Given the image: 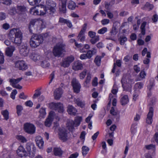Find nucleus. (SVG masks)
Returning <instances> with one entry per match:
<instances>
[{
  "mask_svg": "<svg viewBox=\"0 0 158 158\" xmlns=\"http://www.w3.org/2000/svg\"><path fill=\"white\" fill-rule=\"evenodd\" d=\"M56 4L52 0L46 1L45 6H43L39 10L35 7L30 9V13L35 15H44L45 14L50 16H53L56 12Z\"/></svg>",
  "mask_w": 158,
  "mask_h": 158,
  "instance_id": "nucleus-1",
  "label": "nucleus"
},
{
  "mask_svg": "<svg viewBox=\"0 0 158 158\" xmlns=\"http://www.w3.org/2000/svg\"><path fill=\"white\" fill-rule=\"evenodd\" d=\"M10 39L15 44L19 45L22 42L23 33L19 29L14 28L10 30L9 34Z\"/></svg>",
  "mask_w": 158,
  "mask_h": 158,
  "instance_id": "nucleus-2",
  "label": "nucleus"
},
{
  "mask_svg": "<svg viewBox=\"0 0 158 158\" xmlns=\"http://www.w3.org/2000/svg\"><path fill=\"white\" fill-rule=\"evenodd\" d=\"M43 41V37L41 34H34L31 37L29 43L32 48H35L42 44Z\"/></svg>",
  "mask_w": 158,
  "mask_h": 158,
  "instance_id": "nucleus-3",
  "label": "nucleus"
},
{
  "mask_svg": "<svg viewBox=\"0 0 158 158\" xmlns=\"http://www.w3.org/2000/svg\"><path fill=\"white\" fill-rule=\"evenodd\" d=\"M53 53L55 57H60L63 53L65 52V45L63 43H59L53 48Z\"/></svg>",
  "mask_w": 158,
  "mask_h": 158,
  "instance_id": "nucleus-4",
  "label": "nucleus"
},
{
  "mask_svg": "<svg viewBox=\"0 0 158 158\" xmlns=\"http://www.w3.org/2000/svg\"><path fill=\"white\" fill-rule=\"evenodd\" d=\"M49 107L60 113H62L64 111L63 104L60 102H51L49 104Z\"/></svg>",
  "mask_w": 158,
  "mask_h": 158,
  "instance_id": "nucleus-5",
  "label": "nucleus"
},
{
  "mask_svg": "<svg viewBox=\"0 0 158 158\" xmlns=\"http://www.w3.org/2000/svg\"><path fill=\"white\" fill-rule=\"evenodd\" d=\"M24 130L26 132L32 134L35 132V127L33 124L27 123L24 125Z\"/></svg>",
  "mask_w": 158,
  "mask_h": 158,
  "instance_id": "nucleus-6",
  "label": "nucleus"
},
{
  "mask_svg": "<svg viewBox=\"0 0 158 158\" xmlns=\"http://www.w3.org/2000/svg\"><path fill=\"white\" fill-rule=\"evenodd\" d=\"M23 79L22 77H19L17 79L11 78L9 80L10 85L14 88L17 89H21L22 87L19 84H17Z\"/></svg>",
  "mask_w": 158,
  "mask_h": 158,
  "instance_id": "nucleus-7",
  "label": "nucleus"
},
{
  "mask_svg": "<svg viewBox=\"0 0 158 158\" xmlns=\"http://www.w3.org/2000/svg\"><path fill=\"white\" fill-rule=\"evenodd\" d=\"M15 68L19 70L24 71L27 69V66L25 62L23 60L16 61L15 63Z\"/></svg>",
  "mask_w": 158,
  "mask_h": 158,
  "instance_id": "nucleus-8",
  "label": "nucleus"
},
{
  "mask_svg": "<svg viewBox=\"0 0 158 158\" xmlns=\"http://www.w3.org/2000/svg\"><path fill=\"white\" fill-rule=\"evenodd\" d=\"M26 148L28 152V154L31 156L32 157H34L35 150V148L34 144L32 143H28L26 144Z\"/></svg>",
  "mask_w": 158,
  "mask_h": 158,
  "instance_id": "nucleus-9",
  "label": "nucleus"
},
{
  "mask_svg": "<svg viewBox=\"0 0 158 158\" xmlns=\"http://www.w3.org/2000/svg\"><path fill=\"white\" fill-rule=\"evenodd\" d=\"M19 53L22 56H26L28 55L29 50L27 44H22L19 47Z\"/></svg>",
  "mask_w": 158,
  "mask_h": 158,
  "instance_id": "nucleus-10",
  "label": "nucleus"
},
{
  "mask_svg": "<svg viewBox=\"0 0 158 158\" xmlns=\"http://www.w3.org/2000/svg\"><path fill=\"white\" fill-rule=\"evenodd\" d=\"M71 85L73 87L74 91L76 93H78L80 91L81 86L78 80L73 78L71 81Z\"/></svg>",
  "mask_w": 158,
  "mask_h": 158,
  "instance_id": "nucleus-11",
  "label": "nucleus"
},
{
  "mask_svg": "<svg viewBox=\"0 0 158 158\" xmlns=\"http://www.w3.org/2000/svg\"><path fill=\"white\" fill-rule=\"evenodd\" d=\"M74 60V57L73 56L71 55L65 58L63 60L62 65L64 67H68L70 64Z\"/></svg>",
  "mask_w": 158,
  "mask_h": 158,
  "instance_id": "nucleus-12",
  "label": "nucleus"
},
{
  "mask_svg": "<svg viewBox=\"0 0 158 158\" xmlns=\"http://www.w3.org/2000/svg\"><path fill=\"white\" fill-rule=\"evenodd\" d=\"M154 109L153 107L149 108V111L146 119V123L148 124H151L153 121L152 117L153 115Z\"/></svg>",
  "mask_w": 158,
  "mask_h": 158,
  "instance_id": "nucleus-13",
  "label": "nucleus"
},
{
  "mask_svg": "<svg viewBox=\"0 0 158 158\" xmlns=\"http://www.w3.org/2000/svg\"><path fill=\"white\" fill-rule=\"evenodd\" d=\"M17 153L18 155L21 157L27 156L28 155V153L25 150L22 146H20L19 147L17 150Z\"/></svg>",
  "mask_w": 158,
  "mask_h": 158,
  "instance_id": "nucleus-14",
  "label": "nucleus"
},
{
  "mask_svg": "<svg viewBox=\"0 0 158 158\" xmlns=\"http://www.w3.org/2000/svg\"><path fill=\"white\" fill-rule=\"evenodd\" d=\"M59 139L63 142L65 141L67 139V131L65 129L60 130L59 133Z\"/></svg>",
  "mask_w": 158,
  "mask_h": 158,
  "instance_id": "nucleus-15",
  "label": "nucleus"
},
{
  "mask_svg": "<svg viewBox=\"0 0 158 158\" xmlns=\"http://www.w3.org/2000/svg\"><path fill=\"white\" fill-rule=\"evenodd\" d=\"M83 68V65L81 62L79 61H75L73 65L72 69L75 71L81 70Z\"/></svg>",
  "mask_w": 158,
  "mask_h": 158,
  "instance_id": "nucleus-16",
  "label": "nucleus"
},
{
  "mask_svg": "<svg viewBox=\"0 0 158 158\" xmlns=\"http://www.w3.org/2000/svg\"><path fill=\"white\" fill-rule=\"evenodd\" d=\"M63 94V91L61 88H60L56 89L54 92V95L55 99L59 100Z\"/></svg>",
  "mask_w": 158,
  "mask_h": 158,
  "instance_id": "nucleus-17",
  "label": "nucleus"
},
{
  "mask_svg": "<svg viewBox=\"0 0 158 158\" xmlns=\"http://www.w3.org/2000/svg\"><path fill=\"white\" fill-rule=\"evenodd\" d=\"M35 141L37 145L39 148H42L44 144V141L43 138L40 136H38L35 138Z\"/></svg>",
  "mask_w": 158,
  "mask_h": 158,
  "instance_id": "nucleus-18",
  "label": "nucleus"
},
{
  "mask_svg": "<svg viewBox=\"0 0 158 158\" xmlns=\"http://www.w3.org/2000/svg\"><path fill=\"white\" fill-rule=\"evenodd\" d=\"M15 50V48L13 46H10L7 47L6 50V55L8 56H11L13 52Z\"/></svg>",
  "mask_w": 158,
  "mask_h": 158,
  "instance_id": "nucleus-19",
  "label": "nucleus"
},
{
  "mask_svg": "<svg viewBox=\"0 0 158 158\" xmlns=\"http://www.w3.org/2000/svg\"><path fill=\"white\" fill-rule=\"evenodd\" d=\"M53 115L52 114L51 112L49 113L48 117L46 119L45 122V125L46 127H49L51 125L53 121Z\"/></svg>",
  "mask_w": 158,
  "mask_h": 158,
  "instance_id": "nucleus-20",
  "label": "nucleus"
},
{
  "mask_svg": "<svg viewBox=\"0 0 158 158\" xmlns=\"http://www.w3.org/2000/svg\"><path fill=\"white\" fill-rule=\"evenodd\" d=\"M67 110V112L69 114L75 115L77 111L76 109L72 105H69Z\"/></svg>",
  "mask_w": 158,
  "mask_h": 158,
  "instance_id": "nucleus-21",
  "label": "nucleus"
},
{
  "mask_svg": "<svg viewBox=\"0 0 158 158\" xmlns=\"http://www.w3.org/2000/svg\"><path fill=\"white\" fill-rule=\"evenodd\" d=\"M143 84L142 82H138L135 84L134 89V91L135 92H139V90L143 88Z\"/></svg>",
  "mask_w": 158,
  "mask_h": 158,
  "instance_id": "nucleus-22",
  "label": "nucleus"
},
{
  "mask_svg": "<svg viewBox=\"0 0 158 158\" xmlns=\"http://www.w3.org/2000/svg\"><path fill=\"white\" fill-rule=\"evenodd\" d=\"M75 126V124L74 121L72 120H71L68 123L67 127L70 131H72L74 129Z\"/></svg>",
  "mask_w": 158,
  "mask_h": 158,
  "instance_id": "nucleus-23",
  "label": "nucleus"
},
{
  "mask_svg": "<svg viewBox=\"0 0 158 158\" xmlns=\"http://www.w3.org/2000/svg\"><path fill=\"white\" fill-rule=\"evenodd\" d=\"M129 102L128 96L127 95L123 96L120 99V103L122 105H125Z\"/></svg>",
  "mask_w": 158,
  "mask_h": 158,
  "instance_id": "nucleus-24",
  "label": "nucleus"
},
{
  "mask_svg": "<svg viewBox=\"0 0 158 158\" xmlns=\"http://www.w3.org/2000/svg\"><path fill=\"white\" fill-rule=\"evenodd\" d=\"M67 0L64 2H62L61 5L59 8V10L60 12L63 13H65L66 11V3Z\"/></svg>",
  "mask_w": 158,
  "mask_h": 158,
  "instance_id": "nucleus-25",
  "label": "nucleus"
},
{
  "mask_svg": "<svg viewBox=\"0 0 158 158\" xmlns=\"http://www.w3.org/2000/svg\"><path fill=\"white\" fill-rule=\"evenodd\" d=\"M85 33L83 32L82 31H81L77 36V38L80 40L81 42H83L85 41Z\"/></svg>",
  "mask_w": 158,
  "mask_h": 158,
  "instance_id": "nucleus-26",
  "label": "nucleus"
},
{
  "mask_svg": "<svg viewBox=\"0 0 158 158\" xmlns=\"http://www.w3.org/2000/svg\"><path fill=\"white\" fill-rule=\"evenodd\" d=\"M77 6L74 2L72 1H70L68 4V8L71 10H74Z\"/></svg>",
  "mask_w": 158,
  "mask_h": 158,
  "instance_id": "nucleus-27",
  "label": "nucleus"
},
{
  "mask_svg": "<svg viewBox=\"0 0 158 158\" xmlns=\"http://www.w3.org/2000/svg\"><path fill=\"white\" fill-rule=\"evenodd\" d=\"M96 52V50L94 48L89 50L86 53L88 58L90 59L95 54Z\"/></svg>",
  "mask_w": 158,
  "mask_h": 158,
  "instance_id": "nucleus-28",
  "label": "nucleus"
},
{
  "mask_svg": "<svg viewBox=\"0 0 158 158\" xmlns=\"http://www.w3.org/2000/svg\"><path fill=\"white\" fill-rule=\"evenodd\" d=\"M53 151L54 154L56 156H60L62 155V151L60 148H55L54 149Z\"/></svg>",
  "mask_w": 158,
  "mask_h": 158,
  "instance_id": "nucleus-29",
  "label": "nucleus"
},
{
  "mask_svg": "<svg viewBox=\"0 0 158 158\" xmlns=\"http://www.w3.org/2000/svg\"><path fill=\"white\" fill-rule=\"evenodd\" d=\"M82 120V118L81 117L77 116L75 118L74 121L75 126L77 127L79 126Z\"/></svg>",
  "mask_w": 158,
  "mask_h": 158,
  "instance_id": "nucleus-30",
  "label": "nucleus"
},
{
  "mask_svg": "<svg viewBox=\"0 0 158 158\" xmlns=\"http://www.w3.org/2000/svg\"><path fill=\"white\" fill-rule=\"evenodd\" d=\"M43 22L42 20L36 19L35 25L37 26L38 28H39V29H42L44 27L43 25Z\"/></svg>",
  "mask_w": 158,
  "mask_h": 158,
  "instance_id": "nucleus-31",
  "label": "nucleus"
},
{
  "mask_svg": "<svg viewBox=\"0 0 158 158\" xmlns=\"http://www.w3.org/2000/svg\"><path fill=\"white\" fill-rule=\"evenodd\" d=\"M17 7L18 13L19 14H20L21 12H25L26 10V7L24 6H17Z\"/></svg>",
  "mask_w": 158,
  "mask_h": 158,
  "instance_id": "nucleus-32",
  "label": "nucleus"
},
{
  "mask_svg": "<svg viewBox=\"0 0 158 158\" xmlns=\"http://www.w3.org/2000/svg\"><path fill=\"white\" fill-rule=\"evenodd\" d=\"M82 155L85 156L86 155L89 151V148L86 146H83L82 148Z\"/></svg>",
  "mask_w": 158,
  "mask_h": 158,
  "instance_id": "nucleus-33",
  "label": "nucleus"
},
{
  "mask_svg": "<svg viewBox=\"0 0 158 158\" xmlns=\"http://www.w3.org/2000/svg\"><path fill=\"white\" fill-rule=\"evenodd\" d=\"M1 114L4 118L5 119L7 120L9 118V112L7 110H2L1 112Z\"/></svg>",
  "mask_w": 158,
  "mask_h": 158,
  "instance_id": "nucleus-34",
  "label": "nucleus"
},
{
  "mask_svg": "<svg viewBox=\"0 0 158 158\" xmlns=\"http://www.w3.org/2000/svg\"><path fill=\"white\" fill-rule=\"evenodd\" d=\"M74 102L77 105L83 108L85 106L84 102L81 101L80 99L78 98L74 100Z\"/></svg>",
  "mask_w": 158,
  "mask_h": 158,
  "instance_id": "nucleus-35",
  "label": "nucleus"
},
{
  "mask_svg": "<svg viewBox=\"0 0 158 158\" xmlns=\"http://www.w3.org/2000/svg\"><path fill=\"white\" fill-rule=\"evenodd\" d=\"M147 22H143L140 27L141 29V33L143 35H144L145 34V27L146 25Z\"/></svg>",
  "mask_w": 158,
  "mask_h": 158,
  "instance_id": "nucleus-36",
  "label": "nucleus"
},
{
  "mask_svg": "<svg viewBox=\"0 0 158 158\" xmlns=\"http://www.w3.org/2000/svg\"><path fill=\"white\" fill-rule=\"evenodd\" d=\"M16 138L19 141L22 143L26 142L27 141L26 139L22 135H17L16 136Z\"/></svg>",
  "mask_w": 158,
  "mask_h": 158,
  "instance_id": "nucleus-37",
  "label": "nucleus"
},
{
  "mask_svg": "<svg viewBox=\"0 0 158 158\" xmlns=\"http://www.w3.org/2000/svg\"><path fill=\"white\" fill-rule=\"evenodd\" d=\"M145 148L147 150H152L154 152L156 150V146L153 144H150L145 146Z\"/></svg>",
  "mask_w": 158,
  "mask_h": 158,
  "instance_id": "nucleus-38",
  "label": "nucleus"
},
{
  "mask_svg": "<svg viewBox=\"0 0 158 158\" xmlns=\"http://www.w3.org/2000/svg\"><path fill=\"white\" fill-rule=\"evenodd\" d=\"M91 79V76L89 73H88L86 77V80L84 83V86L87 87V84L90 82Z\"/></svg>",
  "mask_w": 158,
  "mask_h": 158,
  "instance_id": "nucleus-39",
  "label": "nucleus"
},
{
  "mask_svg": "<svg viewBox=\"0 0 158 158\" xmlns=\"http://www.w3.org/2000/svg\"><path fill=\"white\" fill-rule=\"evenodd\" d=\"M41 0H28L29 4L32 6H34L39 3Z\"/></svg>",
  "mask_w": 158,
  "mask_h": 158,
  "instance_id": "nucleus-40",
  "label": "nucleus"
},
{
  "mask_svg": "<svg viewBox=\"0 0 158 158\" xmlns=\"http://www.w3.org/2000/svg\"><path fill=\"white\" fill-rule=\"evenodd\" d=\"M39 112L40 114V116L42 118L44 117V116L46 114L45 108L43 107L41 108L39 111Z\"/></svg>",
  "mask_w": 158,
  "mask_h": 158,
  "instance_id": "nucleus-41",
  "label": "nucleus"
},
{
  "mask_svg": "<svg viewBox=\"0 0 158 158\" xmlns=\"http://www.w3.org/2000/svg\"><path fill=\"white\" fill-rule=\"evenodd\" d=\"M99 40V37L98 35H96L95 37L91 38L90 40V42L92 44H95Z\"/></svg>",
  "mask_w": 158,
  "mask_h": 158,
  "instance_id": "nucleus-42",
  "label": "nucleus"
},
{
  "mask_svg": "<svg viewBox=\"0 0 158 158\" xmlns=\"http://www.w3.org/2000/svg\"><path fill=\"white\" fill-rule=\"evenodd\" d=\"M101 57L99 56H97L94 59V62L98 66H99L101 64Z\"/></svg>",
  "mask_w": 158,
  "mask_h": 158,
  "instance_id": "nucleus-43",
  "label": "nucleus"
},
{
  "mask_svg": "<svg viewBox=\"0 0 158 158\" xmlns=\"http://www.w3.org/2000/svg\"><path fill=\"white\" fill-rule=\"evenodd\" d=\"M18 13L17 10L15 7H12L9 10V14L11 15H14Z\"/></svg>",
  "mask_w": 158,
  "mask_h": 158,
  "instance_id": "nucleus-44",
  "label": "nucleus"
},
{
  "mask_svg": "<svg viewBox=\"0 0 158 158\" xmlns=\"http://www.w3.org/2000/svg\"><path fill=\"white\" fill-rule=\"evenodd\" d=\"M35 23L36 19H32L30 21L29 24V26H28V28L30 31L31 30V28L32 27H33L34 25H35Z\"/></svg>",
  "mask_w": 158,
  "mask_h": 158,
  "instance_id": "nucleus-45",
  "label": "nucleus"
},
{
  "mask_svg": "<svg viewBox=\"0 0 158 158\" xmlns=\"http://www.w3.org/2000/svg\"><path fill=\"white\" fill-rule=\"evenodd\" d=\"M17 113L18 115L19 116L21 114V112L23 110V107L20 105H17L16 106Z\"/></svg>",
  "mask_w": 158,
  "mask_h": 158,
  "instance_id": "nucleus-46",
  "label": "nucleus"
},
{
  "mask_svg": "<svg viewBox=\"0 0 158 158\" xmlns=\"http://www.w3.org/2000/svg\"><path fill=\"white\" fill-rule=\"evenodd\" d=\"M152 140L158 143V131L156 132L152 139Z\"/></svg>",
  "mask_w": 158,
  "mask_h": 158,
  "instance_id": "nucleus-47",
  "label": "nucleus"
},
{
  "mask_svg": "<svg viewBox=\"0 0 158 158\" xmlns=\"http://www.w3.org/2000/svg\"><path fill=\"white\" fill-rule=\"evenodd\" d=\"M120 44L121 45H123L127 41V38L125 36H122L120 37Z\"/></svg>",
  "mask_w": 158,
  "mask_h": 158,
  "instance_id": "nucleus-48",
  "label": "nucleus"
},
{
  "mask_svg": "<svg viewBox=\"0 0 158 158\" xmlns=\"http://www.w3.org/2000/svg\"><path fill=\"white\" fill-rule=\"evenodd\" d=\"M87 73L86 70H84L81 73L79 74V77L80 79H83L85 77Z\"/></svg>",
  "mask_w": 158,
  "mask_h": 158,
  "instance_id": "nucleus-49",
  "label": "nucleus"
},
{
  "mask_svg": "<svg viewBox=\"0 0 158 158\" xmlns=\"http://www.w3.org/2000/svg\"><path fill=\"white\" fill-rule=\"evenodd\" d=\"M107 31L106 27H103L98 31V33L100 34H103Z\"/></svg>",
  "mask_w": 158,
  "mask_h": 158,
  "instance_id": "nucleus-50",
  "label": "nucleus"
},
{
  "mask_svg": "<svg viewBox=\"0 0 158 158\" xmlns=\"http://www.w3.org/2000/svg\"><path fill=\"white\" fill-rule=\"evenodd\" d=\"M116 31V28L115 27H112L111 31L110 32V35L111 36H114L117 33Z\"/></svg>",
  "mask_w": 158,
  "mask_h": 158,
  "instance_id": "nucleus-51",
  "label": "nucleus"
},
{
  "mask_svg": "<svg viewBox=\"0 0 158 158\" xmlns=\"http://www.w3.org/2000/svg\"><path fill=\"white\" fill-rule=\"evenodd\" d=\"M41 94V92L40 90H36L33 96V98H35L38 97Z\"/></svg>",
  "mask_w": 158,
  "mask_h": 158,
  "instance_id": "nucleus-52",
  "label": "nucleus"
},
{
  "mask_svg": "<svg viewBox=\"0 0 158 158\" xmlns=\"http://www.w3.org/2000/svg\"><path fill=\"white\" fill-rule=\"evenodd\" d=\"M17 93V91L16 89H14L10 94V97L13 99H14L15 98V95Z\"/></svg>",
  "mask_w": 158,
  "mask_h": 158,
  "instance_id": "nucleus-53",
  "label": "nucleus"
},
{
  "mask_svg": "<svg viewBox=\"0 0 158 158\" xmlns=\"http://www.w3.org/2000/svg\"><path fill=\"white\" fill-rule=\"evenodd\" d=\"M4 61V58L3 54L0 51V64H3Z\"/></svg>",
  "mask_w": 158,
  "mask_h": 158,
  "instance_id": "nucleus-54",
  "label": "nucleus"
},
{
  "mask_svg": "<svg viewBox=\"0 0 158 158\" xmlns=\"http://www.w3.org/2000/svg\"><path fill=\"white\" fill-rule=\"evenodd\" d=\"M110 22V20L109 19H105L102 20L101 23L102 25H104L109 23Z\"/></svg>",
  "mask_w": 158,
  "mask_h": 158,
  "instance_id": "nucleus-55",
  "label": "nucleus"
},
{
  "mask_svg": "<svg viewBox=\"0 0 158 158\" xmlns=\"http://www.w3.org/2000/svg\"><path fill=\"white\" fill-rule=\"evenodd\" d=\"M111 4L107 2H105V7L107 10H110V9Z\"/></svg>",
  "mask_w": 158,
  "mask_h": 158,
  "instance_id": "nucleus-56",
  "label": "nucleus"
},
{
  "mask_svg": "<svg viewBox=\"0 0 158 158\" xmlns=\"http://www.w3.org/2000/svg\"><path fill=\"white\" fill-rule=\"evenodd\" d=\"M96 33L94 32L90 31L88 32L89 36L92 38L96 36Z\"/></svg>",
  "mask_w": 158,
  "mask_h": 158,
  "instance_id": "nucleus-57",
  "label": "nucleus"
},
{
  "mask_svg": "<svg viewBox=\"0 0 158 158\" xmlns=\"http://www.w3.org/2000/svg\"><path fill=\"white\" fill-rule=\"evenodd\" d=\"M6 18V14L3 12L0 13V20H4Z\"/></svg>",
  "mask_w": 158,
  "mask_h": 158,
  "instance_id": "nucleus-58",
  "label": "nucleus"
},
{
  "mask_svg": "<svg viewBox=\"0 0 158 158\" xmlns=\"http://www.w3.org/2000/svg\"><path fill=\"white\" fill-rule=\"evenodd\" d=\"M92 85L94 86H96L97 85L98 83V79L96 77H95L93 80L92 82Z\"/></svg>",
  "mask_w": 158,
  "mask_h": 158,
  "instance_id": "nucleus-59",
  "label": "nucleus"
},
{
  "mask_svg": "<svg viewBox=\"0 0 158 158\" xmlns=\"http://www.w3.org/2000/svg\"><path fill=\"white\" fill-rule=\"evenodd\" d=\"M2 27L4 29L7 30L10 28V26L9 24L5 23L2 25Z\"/></svg>",
  "mask_w": 158,
  "mask_h": 158,
  "instance_id": "nucleus-60",
  "label": "nucleus"
},
{
  "mask_svg": "<svg viewBox=\"0 0 158 158\" xmlns=\"http://www.w3.org/2000/svg\"><path fill=\"white\" fill-rule=\"evenodd\" d=\"M25 104L27 106L31 107L33 106V103L31 101L29 100L25 102Z\"/></svg>",
  "mask_w": 158,
  "mask_h": 158,
  "instance_id": "nucleus-61",
  "label": "nucleus"
},
{
  "mask_svg": "<svg viewBox=\"0 0 158 158\" xmlns=\"http://www.w3.org/2000/svg\"><path fill=\"white\" fill-rule=\"evenodd\" d=\"M10 0H0V2L5 4H8L11 3Z\"/></svg>",
  "mask_w": 158,
  "mask_h": 158,
  "instance_id": "nucleus-62",
  "label": "nucleus"
},
{
  "mask_svg": "<svg viewBox=\"0 0 158 158\" xmlns=\"http://www.w3.org/2000/svg\"><path fill=\"white\" fill-rule=\"evenodd\" d=\"M146 75V73L144 71H141L139 73V77L142 79L144 78Z\"/></svg>",
  "mask_w": 158,
  "mask_h": 158,
  "instance_id": "nucleus-63",
  "label": "nucleus"
},
{
  "mask_svg": "<svg viewBox=\"0 0 158 158\" xmlns=\"http://www.w3.org/2000/svg\"><path fill=\"white\" fill-rule=\"evenodd\" d=\"M131 57L129 55H127L126 56H125L123 59V60L126 62H128L131 59Z\"/></svg>",
  "mask_w": 158,
  "mask_h": 158,
  "instance_id": "nucleus-64",
  "label": "nucleus"
}]
</instances>
